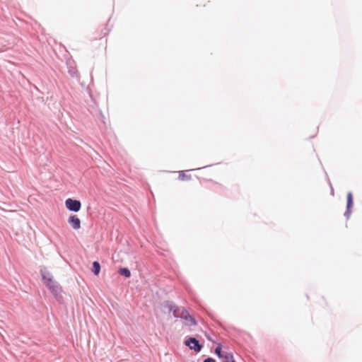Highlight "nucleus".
Instances as JSON below:
<instances>
[{"instance_id":"f257e3e1","label":"nucleus","mask_w":362,"mask_h":362,"mask_svg":"<svg viewBox=\"0 0 362 362\" xmlns=\"http://www.w3.org/2000/svg\"><path fill=\"white\" fill-rule=\"evenodd\" d=\"M163 306L168 308L169 312H172L174 317L180 318L182 316V308L177 306L172 300H165L163 303Z\"/></svg>"},{"instance_id":"f03ea898","label":"nucleus","mask_w":362,"mask_h":362,"mask_svg":"<svg viewBox=\"0 0 362 362\" xmlns=\"http://www.w3.org/2000/svg\"><path fill=\"white\" fill-rule=\"evenodd\" d=\"M45 286L57 300L59 301L60 299L62 298L61 295L62 289L56 281L54 280L52 282L45 284Z\"/></svg>"},{"instance_id":"7ed1b4c3","label":"nucleus","mask_w":362,"mask_h":362,"mask_svg":"<svg viewBox=\"0 0 362 362\" xmlns=\"http://www.w3.org/2000/svg\"><path fill=\"white\" fill-rule=\"evenodd\" d=\"M185 346H188L189 349L199 353L202 351L203 345L200 344L199 341L195 337H190L185 341Z\"/></svg>"},{"instance_id":"20e7f679","label":"nucleus","mask_w":362,"mask_h":362,"mask_svg":"<svg viewBox=\"0 0 362 362\" xmlns=\"http://www.w3.org/2000/svg\"><path fill=\"white\" fill-rule=\"evenodd\" d=\"M180 319L184 320L183 323L187 327H192L197 325V322L195 318L188 314L187 310L185 308H182V316Z\"/></svg>"},{"instance_id":"39448f33","label":"nucleus","mask_w":362,"mask_h":362,"mask_svg":"<svg viewBox=\"0 0 362 362\" xmlns=\"http://www.w3.org/2000/svg\"><path fill=\"white\" fill-rule=\"evenodd\" d=\"M65 206L70 211L78 212L81 208V203L79 200L69 198L65 201Z\"/></svg>"},{"instance_id":"423d86ee","label":"nucleus","mask_w":362,"mask_h":362,"mask_svg":"<svg viewBox=\"0 0 362 362\" xmlns=\"http://www.w3.org/2000/svg\"><path fill=\"white\" fill-rule=\"evenodd\" d=\"M40 272L41 274L42 280L45 285L54 281L52 274L45 267H40Z\"/></svg>"},{"instance_id":"0eeeda50","label":"nucleus","mask_w":362,"mask_h":362,"mask_svg":"<svg viewBox=\"0 0 362 362\" xmlns=\"http://www.w3.org/2000/svg\"><path fill=\"white\" fill-rule=\"evenodd\" d=\"M353 204H354L353 195H352V193L351 192H349L347 194V197H346V211L344 212V216L347 219L349 218L350 215L351 214V208L353 206Z\"/></svg>"},{"instance_id":"6e6552de","label":"nucleus","mask_w":362,"mask_h":362,"mask_svg":"<svg viewBox=\"0 0 362 362\" xmlns=\"http://www.w3.org/2000/svg\"><path fill=\"white\" fill-rule=\"evenodd\" d=\"M68 223L74 230H78L81 228V221L76 215H71L68 219Z\"/></svg>"},{"instance_id":"1a4fd4ad","label":"nucleus","mask_w":362,"mask_h":362,"mask_svg":"<svg viewBox=\"0 0 362 362\" xmlns=\"http://www.w3.org/2000/svg\"><path fill=\"white\" fill-rule=\"evenodd\" d=\"M100 264L98 261H94L93 262V267H92V272L95 275L98 276L100 272Z\"/></svg>"},{"instance_id":"9d476101","label":"nucleus","mask_w":362,"mask_h":362,"mask_svg":"<svg viewBox=\"0 0 362 362\" xmlns=\"http://www.w3.org/2000/svg\"><path fill=\"white\" fill-rule=\"evenodd\" d=\"M119 275L124 276L125 278H129L131 276V272L127 267H121L118 270Z\"/></svg>"},{"instance_id":"9b49d317","label":"nucleus","mask_w":362,"mask_h":362,"mask_svg":"<svg viewBox=\"0 0 362 362\" xmlns=\"http://www.w3.org/2000/svg\"><path fill=\"white\" fill-rule=\"evenodd\" d=\"M221 359V362H230V361L234 359V357L233 354L229 352H224V356Z\"/></svg>"},{"instance_id":"f8f14e48","label":"nucleus","mask_w":362,"mask_h":362,"mask_svg":"<svg viewBox=\"0 0 362 362\" xmlns=\"http://www.w3.org/2000/svg\"><path fill=\"white\" fill-rule=\"evenodd\" d=\"M224 352L222 351L221 345L219 344L215 349V354L219 358H222L224 356Z\"/></svg>"},{"instance_id":"ddd939ff","label":"nucleus","mask_w":362,"mask_h":362,"mask_svg":"<svg viewBox=\"0 0 362 362\" xmlns=\"http://www.w3.org/2000/svg\"><path fill=\"white\" fill-rule=\"evenodd\" d=\"M179 179L181 180H188L191 179V175H186L185 173V171L182 170V171H180Z\"/></svg>"},{"instance_id":"4468645a","label":"nucleus","mask_w":362,"mask_h":362,"mask_svg":"<svg viewBox=\"0 0 362 362\" xmlns=\"http://www.w3.org/2000/svg\"><path fill=\"white\" fill-rule=\"evenodd\" d=\"M69 73L71 75V76L74 77L76 76V69L73 67H69Z\"/></svg>"},{"instance_id":"2eb2a0df","label":"nucleus","mask_w":362,"mask_h":362,"mask_svg":"<svg viewBox=\"0 0 362 362\" xmlns=\"http://www.w3.org/2000/svg\"><path fill=\"white\" fill-rule=\"evenodd\" d=\"M202 362H216V360L213 358L208 357L205 358Z\"/></svg>"},{"instance_id":"dca6fc26","label":"nucleus","mask_w":362,"mask_h":362,"mask_svg":"<svg viewBox=\"0 0 362 362\" xmlns=\"http://www.w3.org/2000/svg\"><path fill=\"white\" fill-rule=\"evenodd\" d=\"M329 186H330V187H331V194H332V195H334V189H333V187H332V184H331L330 181H329Z\"/></svg>"},{"instance_id":"f3484780","label":"nucleus","mask_w":362,"mask_h":362,"mask_svg":"<svg viewBox=\"0 0 362 362\" xmlns=\"http://www.w3.org/2000/svg\"><path fill=\"white\" fill-rule=\"evenodd\" d=\"M230 362H236V361H235V359H233V361H230Z\"/></svg>"}]
</instances>
